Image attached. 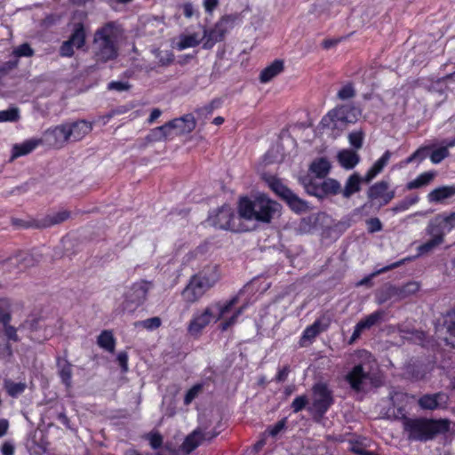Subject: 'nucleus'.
I'll return each mask as SVG.
<instances>
[{
  "label": "nucleus",
  "instance_id": "6e6552de",
  "mask_svg": "<svg viewBox=\"0 0 455 455\" xmlns=\"http://www.w3.org/2000/svg\"><path fill=\"white\" fill-rule=\"evenodd\" d=\"M306 192L308 195L316 196L320 199L328 196H335L340 193V183L335 179H313L310 177H304L300 180Z\"/></svg>",
  "mask_w": 455,
  "mask_h": 455
},
{
  "label": "nucleus",
  "instance_id": "cd10ccee",
  "mask_svg": "<svg viewBox=\"0 0 455 455\" xmlns=\"http://www.w3.org/2000/svg\"><path fill=\"white\" fill-rule=\"evenodd\" d=\"M283 70V61L275 60L269 66L266 67L259 75V81L263 84L269 82Z\"/></svg>",
  "mask_w": 455,
  "mask_h": 455
},
{
  "label": "nucleus",
  "instance_id": "b1692460",
  "mask_svg": "<svg viewBox=\"0 0 455 455\" xmlns=\"http://www.w3.org/2000/svg\"><path fill=\"white\" fill-rule=\"evenodd\" d=\"M33 255L28 252H20L15 256L8 259L7 264L10 266L16 267L19 271H23L28 267L35 266L37 263Z\"/></svg>",
  "mask_w": 455,
  "mask_h": 455
},
{
  "label": "nucleus",
  "instance_id": "423d86ee",
  "mask_svg": "<svg viewBox=\"0 0 455 455\" xmlns=\"http://www.w3.org/2000/svg\"><path fill=\"white\" fill-rule=\"evenodd\" d=\"M361 111L355 106L345 104L331 109L325 115L320 124L331 130H343L349 124H355Z\"/></svg>",
  "mask_w": 455,
  "mask_h": 455
},
{
  "label": "nucleus",
  "instance_id": "58836bf2",
  "mask_svg": "<svg viewBox=\"0 0 455 455\" xmlns=\"http://www.w3.org/2000/svg\"><path fill=\"white\" fill-rule=\"evenodd\" d=\"M237 301L238 298L235 296L227 301L225 305H221L220 303L211 305L210 307L214 308L215 322H218L224 315L228 313Z\"/></svg>",
  "mask_w": 455,
  "mask_h": 455
},
{
  "label": "nucleus",
  "instance_id": "ddd939ff",
  "mask_svg": "<svg viewBox=\"0 0 455 455\" xmlns=\"http://www.w3.org/2000/svg\"><path fill=\"white\" fill-rule=\"evenodd\" d=\"M389 183L380 180L371 186L367 191V197L370 201L379 200V207L387 205L395 196L394 190L388 191Z\"/></svg>",
  "mask_w": 455,
  "mask_h": 455
},
{
  "label": "nucleus",
  "instance_id": "393cba45",
  "mask_svg": "<svg viewBox=\"0 0 455 455\" xmlns=\"http://www.w3.org/2000/svg\"><path fill=\"white\" fill-rule=\"evenodd\" d=\"M331 401L332 400H309V402H307V411L315 420L319 421L331 406Z\"/></svg>",
  "mask_w": 455,
  "mask_h": 455
},
{
  "label": "nucleus",
  "instance_id": "f03ea898",
  "mask_svg": "<svg viewBox=\"0 0 455 455\" xmlns=\"http://www.w3.org/2000/svg\"><path fill=\"white\" fill-rule=\"evenodd\" d=\"M280 204L266 195H259L251 200L243 197L240 200L238 212L241 218L248 220H257L269 223L275 214L279 212Z\"/></svg>",
  "mask_w": 455,
  "mask_h": 455
},
{
  "label": "nucleus",
  "instance_id": "e2e57ef3",
  "mask_svg": "<svg viewBox=\"0 0 455 455\" xmlns=\"http://www.w3.org/2000/svg\"><path fill=\"white\" fill-rule=\"evenodd\" d=\"M18 66V60H8L2 65H0V71H1V76H4L7 75L10 71L16 68Z\"/></svg>",
  "mask_w": 455,
  "mask_h": 455
},
{
  "label": "nucleus",
  "instance_id": "c03bdc74",
  "mask_svg": "<svg viewBox=\"0 0 455 455\" xmlns=\"http://www.w3.org/2000/svg\"><path fill=\"white\" fill-rule=\"evenodd\" d=\"M12 319L11 304L7 299H0V323H9Z\"/></svg>",
  "mask_w": 455,
  "mask_h": 455
},
{
  "label": "nucleus",
  "instance_id": "9b49d317",
  "mask_svg": "<svg viewBox=\"0 0 455 455\" xmlns=\"http://www.w3.org/2000/svg\"><path fill=\"white\" fill-rule=\"evenodd\" d=\"M40 140L42 144H45L51 148H63L64 145L69 141L68 126L66 124H62L52 129L46 130Z\"/></svg>",
  "mask_w": 455,
  "mask_h": 455
},
{
  "label": "nucleus",
  "instance_id": "c756f323",
  "mask_svg": "<svg viewBox=\"0 0 455 455\" xmlns=\"http://www.w3.org/2000/svg\"><path fill=\"white\" fill-rule=\"evenodd\" d=\"M362 179L359 173L354 172L351 174L345 184L344 189L340 193L344 198H350L355 193L361 190Z\"/></svg>",
  "mask_w": 455,
  "mask_h": 455
},
{
  "label": "nucleus",
  "instance_id": "de8ad7c7",
  "mask_svg": "<svg viewBox=\"0 0 455 455\" xmlns=\"http://www.w3.org/2000/svg\"><path fill=\"white\" fill-rule=\"evenodd\" d=\"M364 133L362 130L352 132L348 134V141L355 149L363 147Z\"/></svg>",
  "mask_w": 455,
  "mask_h": 455
},
{
  "label": "nucleus",
  "instance_id": "dca6fc26",
  "mask_svg": "<svg viewBox=\"0 0 455 455\" xmlns=\"http://www.w3.org/2000/svg\"><path fill=\"white\" fill-rule=\"evenodd\" d=\"M149 286L150 283L145 280L133 283L126 293V303H130L135 307L142 305L147 299Z\"/></svg>",
  "mask_w": 455,
  "mask_h": 455
},
{
  "label": "nucleus",
  "instance_id": "a878e982",
  "mask_svg": "<svg viewBox=\"0 0 455 455\" xmlns=\"http://www.w3.org/2000/svg\"><path fill=\"white\" fill-rule=\"evenodd\" d=\"M337 158L340 165L347 170L353 169L360 161V156L351 149L340 150Z\"/></svg>",
  "mask_w": 455,
  "mask_h": 455
},
{
  "label": "nucleus",
  "instance_id": "473e14b6",
  "mask_svg": "<svg viewBox=\"0 0 455 455\" xmlns=\"http://www.w3.org/2000/svg\"><path fill=\"white\" fill-rule=\"evenodd\" d=\"M57 367L59 376L62 381V383L67 387H71V379H72V364L66 359L58 358L57 359Z\"/></svg>",
  "mask_w": 455,
  "mask_h": 455
},
{
  "label": "nucleus",
  "instance_id": "72a5a7b5",
  "mask_svg": "<svg viewBox=\"0 0 455 455\" xmlns=\"http://www.w3.org/2000/svg\"><path fill=\"white\" fill-rule=\"evenodd\" d=\"M419 290V283L417 282H408L403 286L393 287L392 294L396 295L399 299H405L415 294Z\"/></svg>",
  "mask_w": 455,
  "mask_h": 455
},
{
  "label": "nucleus",
  "instance_id": "c9c22d12",
  "mask_svg": "<svg viewBox=\"0 0 455 455\" xmlns=\"http://www.w3.org/2000/svg\"><path fill=\"white\" fill-rule=\"evenodd\" d=\"M331 164L330 162L324 158L321 157L315 161H314L310 165V170L312 172L315 173L317 180L324 178L330 172Z\"/></svg>",
  "mask_w": 455,
  "mask_h": 455
},
{
  "label": "nucleus",
  "instance_id": "13d9d810",
  "mask_svg": "<svg viewBox=\"0 0 455 455\" xmlns=\"http://www.w3.org/2000/svg\"><path fill=\"white\" fill-rule=\"evenodd\" d=\"M366 225H367V230L371 234L381 231L383 228V225L379 218H371V219L367 220Z\"/></svg>",
  "mask_w": 455,
  "mask_h": 455
},
{
  "label": "nucleus",
  "instance_id": "7ed1b4c3",
  "mask_svg": "<svg viewBox=\"0 0 455 455\" xmlns=\"http://www.w3.org/2000/svg\"><path fill=\"white\" fill-rule=\"evenodd\" d=\"M119 30L114 22L98 28L93 38V52L97 62L106 63L118 56Z\"/></svg>",
  "mask_w": 455,
  "mask_h": 455
},
{
  "label": "nucleus",
  "instance_id": "49530a36",
  "mask_svg": "<svg viewBox=\"0 0 455 455\" xmlns=\"http://www.w3.org/2000/svg\"><path fill=\"white\" fill-rule=\"evenodd\" d=\"M20 117V109L18 108H10L0 111V123L17 122Z\"/></svg>",
  "mask_w": 455,
  "mask_h": 455
},
{
  "label": "nucleus",
  "instance_id": "3c124183",
  "mask_svg": "<svg viewBox=\"0 0 455 455\" xmlns=\"http://www.w3.org/2000/svg\"><path fill=\"white\" fill-rule=\"evenodd\" d=\"M450 155L446 147H440L435 149L430 155V160L433 164H439Z\"/></svg>",
  "mask_w": 455,
  "mask_h": 455
},
{
  "label": "nucleus",
  "instance_id": "052dcab7",
  "mask_svg": "<svg viewBox=\"0 0 455 455\" xmlns=\"http://www.w3.org/2000/svg\"><path fill=\"white\" fill-rule=\"evenodd\" d=\"M76 47L68 39L64 41L60 48V54L62 57H72Z\"/></svg>",
  "mask_w": 455,
  "mask_h": 455
},
{
  "label": "nucleus",
  "instance_id": "a19ab883",
  "mask_svg": "<svg viewBox=\"0 0 455 455\" xmlns=\"http://www.w3.org/2000/svg\"><path fill=\"white\" fill-rule=\"evenodd\" d=\"M418 404L425 411L443 410L448 407L447 400H418Z\"/></svg>",
  "mask_w": 455,
  "mask_h": 455
},
{
  "label": "nucleus",
  "instance_id": "f257e3e1",
  "mask_svg": "<svg viewBox=\"0 0 455 455\" xmlns=\"http://www.w3.org/2000/svg\"><path fill=\"white\" fill-rule=\"evenodd\" d=\"M451 421L447 419L405 418L403 432L411 442L426 443L450 429Z\"/></svg>",
  "mask_w": 455,
  "mask_h": 455
},
{
  "label": "nucleus",
  "instance_id": "5fc2aeb1",
  "mask_svg": "<svg viewBox=\"0 0 455 455\" xmlns=\"http://www.w3.org/2000/svg\"><path fill=\"white\" fill-rule=\"evenodd\" d=\"M219 105L220 101L218 100H212L209 104L197 108L196 111L199 116H204L206 117L208 115H211Z\"/></svg>",
  "mask_w": 455,
  "mask_h": 455
},
{
  "label": "nucleus",
  "instance_id": "2eb2a0df",
  "mask_svg": "<svg viewBox=\"0 0 455 455\" xmlns=\"http://www.w3.org/2000/svg\"><path fill=\"white\" fill-rule=\"evenodd\" d=\"M212 320L215 322L214 308L209 306L201 314L194 315L188 326V331L191 335H198Z\"/></svg>",
  "mask_w": 455,
  "mask_h": 455
},
{
  "label": "nucleus",
  "instance_id": "412c9836",
  "mask_svg": "<svg viewBox=\"0 0 455 455\" xmlns=\"http://www.w3.org/2000/svg\"><path fill=\"white\" fill-rule=\"evenodd\" d=\"M441 243H440V241L431 238L430 240H428L427 242L422 243L421 245H419L418 247V254L416 256L407 257L399 261H396V262L391 264L390 266L385 267L383 269L380 270V272H386L387 270L396 268L407 261H411L421 255H424V254H427V253L432 251L435 247H437Z\"/></svg>",
  "mask_w": 455,
  "mask_h": 455
},
{
  "label": "nucleus",
  "instance_id": "a18cd8bd",
  "mask_svg": "<svg viewBox=\"0 0 455 455\" xmlns=\"http://www.w3.org/2000/svg\"><path fill=\"white\" fill-rule=\"evenodd\" d=\"M287 428V418L284 417L281 420L277 421L275 425L269 426L266 429V434L275 438L283 433Z\"/></svg>",
  "mask_w": 455,
  "mask_h": 455
},
{
  "label": "nucleus",
  "instance_id": "774afa93",
  "mask_svg": "<svg viewBox=\"0 0 455 455\" xmlns=\"http://www.w3.org/2000/svg\"><path fill=\"white\" fill-rule=\"evenodd\" d=\"M204 385L201 383H197L194 385L191 388H189L184 398H196L203 390Z\"/></svg>",
  "mask_w": 455,
  "mask_h": 455
},
{
  "label": "nucleus",
  "instance_id": "aec40b11",
  "mask_svg": "<svg viewBox=\"0 0 455 455\" xmlns=\"http://www.w3.org/2000/svg\"><path fill=\"white\" fill-rule=\"evenodd\" d=\"M69 141H78L88 134L92 125L85 120H79L73 123H67Z\"/></svg>",
  "mask_w": 455,
  "mask_h": 455
},
{
  "label": "nucleus",
  "instance_id": "0eeeda50",
  "mask_svg": "<svg viewBox=\"0 0 455 455\" xmlns=\"http://www.w3.org/2000/svg\"><path fill=\"white\" fill-rule=\"evenodd\" d=\"M269 188L283 201H284L291 211L297 213L305 212L308 210L306 201L299 198L280 179L270 176L267 179Z\"/></svg>",
  "mask_w": 455,
  "mask_h": 455
},
{
  "label": "nucleus",
  "instance_id": "338daca9",
  "mask_svg": "<svg viewBox=\"0 0 455 455\" xmlns=\"http://www.w3.org/2000/svg\"><path fill=\"white\" fill-rule=\"evenodd\" d=\"M161 130L162 129H158V127L152 129L146 138L147 140L149 142L164 140L160 132Z\"/></svg>",
  "mask_w": 455,
  "mask_h": 455
},
{
  "label": "nucleus",
  "instance_id": "f8f14e48",
  "mask_svg": "<svg viewBox=\"0 0 455 455\" xmlns=\"http://www.w3.org/2000/svg\"><path fill=\"white\" fill-rule=\"evenodd\" d=\"M218 434V432H209L206 430V427L199 426L186 437L181 449L186 454H188L197 448L203 441H211L217 436Z\"/></svg>",
  "mask_w": 455,
  "mask_h": 455
},
{
  "label": "nucleus",
  "instance_id": "680f3d73",
  "mask_svg": "<svg viewBox=\"0 0 455 455\" xmlns=\"http://www.w3.org/2000/svg\"><path fill=\"white\" fill-rule=\"evenodd\" d=\"M142 326L148 330L157 329L161 325V319L157 316L148 318L141 323Z\"/></svg>",
  "mask_w": 455,
  "mask_h": 455
},
{
  "label": "nucleus",
  "instance_id": "4d7b16f0",
  "mask_svg": "<svg viewBox=\"0 0 455 455\" xmlns=\"http://www.w3.org/2000/svg\"><path fill=\"white\" fill-rule=\"evenodd\" d=\"M132 85L129 82L124 81H112L108 84V89L109 91H117V92H124L128 91Z\"/></svg>",
  "mask_w": 455,
  "mask_h": 455
},
{
  "label": "nucleus",
  "instance_id": "79ce46f5",
  "mask_svg": "<svg viewBox=\"0 0 455 455\" xmlns=\"http://www.w3.org/2000/svg\"><path fill=\"white\" fill-rule=\"evenodd\" d=\"M419 198L418 196H407L402 201L398 202L393 208L392 212L395 213L404 212L408 210L411 205L417 204Z\"/></svg>",
  "mask_w": 455,
  "mask_h": 455
},
{
  "label": "nucleus",
  "instance_id": "0e129e2a",
  "mask_svg": "<svg viewBox=\"0 0 455 455\" xmlns=\"http://www.w3.org/2000/svg\"><path fill=\"white\" fill-rule=\"evenodd\" d=\"M314 391L319 395L321 398H331L330 391L327 386L323 383H317L314 386Z\"/></svg>",
  "mask_w": 455,
  "mask_h": 455
},
{
  "label": "nucleus",
  "instance_id": "1a4fd4ad",
  "mask_svg": "<svg viewBox=\"0 0 455 455\" xmlns=\"http://www.w3.org/2000/svg\"><path fill=\"white\" fill-rule=\"evenodd\" d=\"M238 19L239 15L237 13L224 15L212 28L204 29V38H205V41L203 48L212 49L216 43L223 41L228 31L234 27Z\"/></svg>",
  "mask_w": 455,
  "mask_h": 455
},
{
  "label": "nucleus",
  "instance_id": "f3484780",
  "mask_svg": "<svg viewBox=\"0 0 455 455\" xmlns=\"http://www.w3.org/2000/svg\"><path fill=\"white\" fill-rule=\"evenodd\" d=\"M331 323V319L322 315L316 319L311 325L307 326L300 338L299 344L305 346L306 341L311 342L319 333L326 331Z\"/></svg>",
  "mask_w": 455,
  "mask_h": 455
},
{
  "label": "nucleus",
  "instance_id": "8fccbe9b",
  "mask_svg": "<svg viewBox=\"0 0 455 455\" xmlns=\"http://www.w3.org/2000/svg\"><path fill=\"white\" fill-rule=\"evenodd\" d=\"M12 53L17 58L32 57L35 54V51L32 49L28 43H24L16 47Z\"/></svg>",
  "mask_w": 455,
  "mask_h": 455
},
{
  "label": "nucleus",
  "instance_id": "69168bd1",
  "mask_svg": "<svg viewBox=\"0 0 455 455\" xmlns=\"http://www.w3.org/2000/svg\"><path fill=\"white\" fill-rule=\"evenodd\" d=\"M116 361L123 372L128 371V354L125 351H122L117 355Z\"/></svg>",
  "mask_w": 455,
  "mask_h": 455
},
{
  "label": "nucleus",
  "instance_id": "09e8293b",
  "mask_svg": "<svg viewBox=\"0 0 455 455\" xmlns=\"http://www.w3.org/2000/svg\"><path fill=\"white\" fill-rule=\"evenodd\" d=\"M144 438L148 441L152 449H159L163 444V436L158 432H149L144 435Z\"/></svg>",
  "mask_w": 455,
  "mask_h": 455
},
{
  "label": "nucleus",
  "instance_id": "39448f33",
  "mask_svg": "<svg viewBox=\"0 0 455 455\" xmlns=\"http://www.w3.org/2000/svg\"><path fill=\"white\" fill-rule=\"evenodd\" d=\"M346 380L356 393H366L383 385L379 373L372 371L368 363H358L347 374Z\"/></svg>",
  "mask_w": 455,
  "mask_h": 455
},
{
  "label": "nucleus",
  "instance_id": "4be33fe9",
  "mask_svg": "<svg viewBox=\"0 0 455 455\" xmlns=\"http://www.w3.org/2000/svg\"><path fill=\"white\" fill-rule=\"evenodd\" d=\"M445 231H447V226L443 220V214L436 215L431 220L427 228V233L432 236V238L443 243Z\"/></svg>",
  "mask_w": 455,
  "mask_h": 455
},
{
  "label": "nucleus",
  "instance_id": "ea45409f",
  "mask_svg": "<svg viewBox=\"0 0 455 455\" xmlns=\"http://www.w3.org/2000/svg\"><path fill=\"white\" fill-rule=\"evenodd\" d=\"M4 387L7 395L13 397L22 394L27 387V384L25 382H15L12 379H5L4 380Z\"/></svg>",
  "mask_w": 455,
  "mask_h": 455
},
{
  "label": "nucleus",
  "instance_id": "e433bc0d",
  "mask_svg": "<svg viewBox=\"0 0 455 455\" xmlns=\"http://www.w3.org/2000/svg\"><path fill=\"white\" fill-rule=\"evenodd\" d=\"M98 345L108 352L113 353L116 347V339L112 331H103L97 339Z\"/></svg>",
  "mask_w": 455,
  "mask_h": 455
},
{
  "label": "nucleus",
  "instance_id": "20e7f679",
  "mask_svg": "<svg viewBox=\"0 0 455 455\" xmlns=\"http://www.w3.org/2000/svg\"><path fill=\"white\" fill-rule=\"evenodd\" d=\"M217 266L205 267L201 272L193 275L182 291L187 302L193 303L199 299L219 280Z\"/></svg>",
  "mask_w": 455,
  "mask_h": 455
},
{
  "label": "nucleus",
  "instance_id": "4468645a",
  "mask_svg": "<svg viewBox=\"0 0 455 455\" xmlns=\"http://www.w3.org/2000/svg\"><path fill=\"white\" fill-rule=\"evenodd\" d=\"M434 369V363L429 360H414L405 368V375L413 380H420Z\"/></svg>",
  "mask_w": 455,
  "mask_h": 455
},
{
  "label": "nucleus",
  "instance_id": "864d4df0",
  "mask_svg": "<svg viewBox=\"0 0 455 455\" xmlns=\"http://www.w3.org/2000/svg\"><path fill=\"white\" fill-rule=\"evenodd\" d=\"M355 95V91L354 86L351 84H347L344 85L339 92H338V98L342 100H349L354 98Z\"/></svg>",
  "mask_w": 455,
  "mask_h": 455
},
{
  "label": "nucleus",
  "instance_id": "9d476101",
  "mask_svg": "<svg viewBox=\"0 0 455 455\" xmlns=\"http://www.w3.org/2000/svg\"><path fill=\"white\" fill-rule=\"evenodd\" d=\"M235 217L233 209L229 205L224 204L210 213L207 222L210 226L218 229L235 231Z\"/></svg>",
  "mask_w": 455,
  "mask_h": 455
},
{
  "label": "nucleus",
  "instance_id": "c85d7f7f",
  "mask_svg": "<svg viewBox=\"0 0 455 455\" xmlns=\"http://www.w3.org/2000/svg\"><path fill=\"white\" fill-rule=\"evenodd\" d=\"M455 195V186H443L435 188L427 195L430 203H440Z\"/></svg>",
  "mask_w": 455,
  "mask_h": 455
},
{
  "label": "nucleus",
  "instance_id": "7c9ffc66",
  "mask_svg": "<svg viewBox=\"0 0 455 455\" xmlns=\"http://www.w3.org/2000/svg\"><path fill=\"white\" fill-rule=\"evenodd\" d=\"M443 326L446 329V344L455 348V310L444 315Z\"/></svg>",
  "mask_w": 455,
  "mask_h": 455
},
{
  "label": "nucleus",
  "instance_id": "bf43d9fd",
  "mask_svg": "<svg viewBox=\"0 0 455 455\" xmlns=\"http://www.w3.org/2000/svg\"><path fill=\"white\" fill-rule=\"evenodd\" d=\"M3 327H4V335L6 336V338L9 340H12L14 342H17V341L20 340V339H19V337L17 335V328L10 325V323H4Z\"/></svg>",
  "mask_w": 455,
  "mask_h": 455
},
{
  "label": "nucleus",
  "instance_id": "6ab92c4d",
  "mask_svg": "<svg viewBox=\"0 0 455 455\" xmlns=\"http://www.w3.org/2000/svg\"><path fill=\"white\" fill-rule=\"evenodd\" d=\"M386 404L381 405L380 415L381 418L387 419H399L403 421L406 417L405 408L400 403H396L395 400H386Z\"/></svg>",
  "mask_w": 455,
  "mask_h": 455
},
{
  "label": "nucleus",
  "instance_id": "4c0bfd02",
  "mask_svg": "<svg viewBox=\"0 0 455 455\" xmlns=\"http://www.w3.org/2000/svg\"><path fill=\"white\" fill-rule=\"evenodd\" d=\"M85 29L82 23H77L75 25V28L71 33L68 40L76 46V48L80 49L85 44Z\"/></svg>",
  "mask_w": 455,
  "mask_h": 455
},
{
  "label": "nucleus",
  "instance_id": "5701e85b",
  "mask_svg": "<svg viewBox=\"0 0 455 455\" xmlns=\"http://www.w3.org/2000/svg\"><path fill=\"white\" fill-rule=\"evenodd\" d=\"M170 122L172 124V130L176 131V135L189 133L196 125V119L192 114H187L180 118H174Z\"/></svg>",
  "mask_w": 455,
  "mask_h": 455
},
{
  "label": "nucleus",
  "instance_id": "bb28decb",
  "mask_svg": "<svg viewBox=\"0 0 455 455\" xmlns=\"http://www.w3.org/2000/svg\"><path fill=\"white\" fill-rule=\"evenodd\" d=\"M69 217L70 212L68 211H61L56 213L49 214L40 220L36 224V227L39 228H50L52 226L64 222Z\"/></svg>",
  "mask_w": 455,
  "mask_h": 455
},
{
  "label": "nucleus",
  "instance_id": "603ef678",
  "mask_svg": "<svg viewBox=\"0 0 455 455\" xmlns=\"http://www.w3.org/2000/svg\"><path fill=\"white\" fill-rule=\"evenodd\" d=\"M390 157L391 152L389 150H387L382 155V156L373 164V165L371 168L375 172V173H380L383 171L384 167L387 164Z\"/></svg>",
  "mask_w": 455,
  "mask_h": 455
},
{
  "label": "nucleus",
  "instance_id": "6e6d98bb",
  "mask_svg": "<svg viewBox=\"0 0 455 455\" xmlns=\"http://www.w3.org/2000/svg\"><path fill=\"white\" fill-rule=\"evenodd\" d=\"M156 58L161 66H168L174 60V55L171 51L159 52Z\"/></svg>",
  "mask_w": 455,
  "mask_h": 455
},
{
  "label": "nucleus",
  "instance_id": "a211bd4d",
  "mask_svg": "<svg viewBox=\"0 0 455 455\" xmlns=\"http://www.w3.org/2000/svg\"><path fill=\"white\" fill-rule=\"evenodd\" d=\"M384 315L385 312L383 310H378L360 320L355 326L349 344H352L355 339H357L363 331L369 330L379 323L383 319Z\"/></svg>",
  "mask_w": 455,
  "mask_h": 455
},
{
  "label": "nucleus",
  "instance_id": "f704fd0d",
  "mask_svg": "<svg viewBox=\"0 0 455 455\" xmlns=\"http://www.w3.org/2000/svg\"><path fill=\"white\" fill-rule=\"evenodd\" d=\"M435 171L426 172L419 175L415 180L407 183L406 188L409 190L419 188L428 185L435 177Z\"/></svg>",
  "mask_w": 455,
  "mask_h": 455
},
{
  "label": "nucleus",
  "instance_id": "37998d69",
  "mask_svg": "<svg viewBox=\"0 0 455 455\" xmlns=\"http://www.w3.org/2000/svg\"><path fill=\"white\" fill-rule=\"evenodd\" d=\"M201 40L198 39L197 34L183 36L178 43V48L183 50L189 47H195L200 44Z\"/></svg>",
  "mask_w": 455,
  "mask_h": 455
},
{
  "label": "nucleus",
  "instance_id": "2f4dec72",
  "mask_svg": "<svg viewBox=\"0 0 455 455\" xmlns=\"http://www.w3.org/2000/svg\"><path fill=\"white\" fill-rule=\"evenodd\" d=\"M42 144L39 140H30L22 144H15L12 147L11 159H16L20 156H26L32 152L38 145Z\"/></svg>",
  "mask_w": 455,
  "mask_h": 455
}]
</instances>
